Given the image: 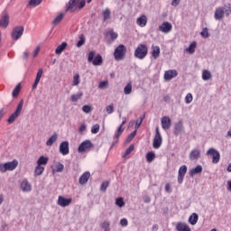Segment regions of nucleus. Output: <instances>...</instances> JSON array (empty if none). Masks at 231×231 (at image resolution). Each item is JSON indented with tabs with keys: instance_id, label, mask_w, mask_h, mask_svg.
I'll use <instances>...</instances> for the list:
<instances>
[{
	"instance_id": "nucleus-3",
	"label": "nucleus",
	"mask_w": 231,
	"mask_h": 231,
	"mask_svg": "<svg viewBox=\"0 0 231 231\" xmlns=\"http://www.w3.org/2000/svg\"><path fill=\"white\" fill-rule=\"evenodd\" d=\"M127 53V47L124 44H119L114 51V57L116 60H124L125 54Z\"/></svg>"
},
{
	"instance_id": "nucleus-36",
	"label": "nucleus",
	"mask_w": 231,
	"mask_h": 231,
	"mask_svg": "<svg viewBox=\"0 0 231 231\" xmlns=\"http://www.w3.org/2000/svg\"><path fill=\"white\" fill-rule=\"evenodd\" d=\"M212 73L209 70L204 69L202 72V80H210Z\"/></svg>"
},
{
	"instance_id": "nucleus-25",
	"label": "nucleus",
	"mask_w": 231,
	"mask_h": 231,
	"mask_svg": "<svg viewBox=\"0 0 231 231\" xmlns=\"http://www.w3.org/2000/svg\"><path fill=\"white\" fill-rule=\"evenodd\" d=\"M79 5V0H69V5H67V10H70L71 12H75Z\"/></svg>"
},
{
	"instance_id": "nucleus-10",
	"label": "nucleus",
	"mask_w": 231,
	"mask_h": 231,
	"mask_svg": "<svg viewBox=\"0 0 231 231\" xmlns=\"http://www.w3.org/2000/svg\"><path fill=\"white\" fill-rule=\"evenodd\" d=\"M161 125L164 131H169L171 125H172V120L168 116H164L161 119Z\"/></svg>"
},
{
	"instance_id": "nucleus-4",
	"label": "nucleus",
	"mask_w": 231,
	"mask_h": 231,
	"mask_svg": "<svg viewBox=\"0 0 231 231\" xmlns=\"http://www.w3.org/2000/svg\"><path fill=\"white\" fill-rule=\"evenodd\" d=\"M88 62H92L93 66H102V62H104V60L102 59V55L97 54L95 57L94 51H91L88 52Z\"/></svg>"
},
{
	"instance_id": "nucleus-39",
	"label": "nucleus",
	"mask_w": 231,
	"mask_h": 231,
	"mask_svg": "<svg viewBox=\"0 0 231 231\" xmlns=\"http://www.w3.org/2000/svg\"><path fill=\"white\" fill-rule=\"evenodd\" d=\"M42 172H44V167L37 164L34 170V176H42Z\"/></svg>"
},
{
	"instance_id": "nucleus-57",
	"label": "nucleus",
	"mask_w": 231,
	"mask_h": 231,
	"mask_svg": "<svg viewBox=\"0 0 231 231\" xmlns=\"http://www.w3.org/2000/svg\"><path fill=\"white\" fill-rule=\"evenodd\" d=\"M62 171H64V164L59 162L56 166V171L62 172Z\"/></svg>"
},
{
	"instance_id": "nucleus-45",
	"label": "nucleus",
	"mask_w": 231,
	"mask_h": 231,
	"mask_svg": "<svg viewBox=\"0 0 231 231\" xmlns=\"http://www.w3.org/2000/svg\"><path fill=\"white\" fill-rule=\"evenodd\" d=\"M79 84H80V75L79 74H76L73 77L72 86H79Z\"/></svg>"
},
{
	"instance_id": "nucleus-55",
	"label": "nucleus",
	"mask_w": 231,
	"mask_h": 231,
	"mask_svg": "<svg viewBox=\"0 0 231 231\" xmlns=\"http://www.w3.org/2000/svg\"><path fill=\"white\" fill-rule=\"evenodd\" d=\"M88 129V125H86V124H82L79 128V133L80 134H83L85 133V131Z\"/></svg>"
},
{
	"instance_id": "nucleus-33",
	"label": "nucleus",
	"mask_w": 231,
	"mask_h": 231,
	"mask_svg": "<svg viewBox=\"0 0 231 231\" xmlns=\"http://www.w3.org/2000/svg\"><path fill=\"white\" fill-rule=\"evenodd\" d=\"M21 83H19L13 90L12 97L13 98H17L19 97V93H21Z\"/></svg>"
},
{
	"instance_id": "nucleus-27",
	"label": "nucleus",
	"mask_w": 231,
	"mask_h": 231,
	"mask_svg": "<svg viewBox=\"0 0 231 231\" xmlns=\"http://www.w3.org/2000/svg\"><path fill=\"white\" fill-rule=\"evenodd\" d=\"M48 162H50V158L44 157V155H42L37 160V165L43 167L44 165H48Z\"/></svg>"
},
{
	"instance_id": "nucleus-56",
	"label": "nucleus",
	"mask_w": 231,
	"mask_h": 231,
	"mask_svg": "<svg viewBox=\"0 0 231 231\" xmlns=\"http://www.w3.org/2000/svg\"><path fill=\"white\" fill-rule=\"evenodd\" d=\"M136 136V130L132 132L126 138V142H131Z\"/></svg>"
},
{
	"instance_id": "nucleus-17",
	"label": "nucleus",
	"mask_w": 231,
	"mask_h": 231,
	"mask_svg": "<svg viewBox=\"0 0 231 231\" xmlns=\"http://www.w3.org/2000/svg\"><path fill=\"white\" fill-rule=\"evenodd\" d=\"M8 24H10V15L7 13H5L0 19V27L1 28H8Z\"/></svg>"
},
{
	"instance_id": "nucleus-6",
	"label": "nucleus",
	"mask_w": 231,
	"mask_h": 231,
	"mask_svg": "<svg viewBox=\"0 0 231 231\" xmlns=\"http://www.w3.org/2000/svg\"><path fill=\"white\" fill-rule=\"evenodd\" d=\"M207 156H211L212 158V163H219V160H221V153L217 152V150L214 148H209L207 151Z\"/></svg>"
},
{
	"instance_id": "nucleus-30",
	"label": "nucleus",
	"mask_w": 231,
	"mask_h": 231,
	"mask_svg": "<svg viewBox=\"0 0 231 231\" xmlns=\"http://www.w3.org/2000/svg\"><path fill=\"white\" fill-rule=\"evenodd\" d=\"M152 56L153 59H158V57H160V46H152Z\"/></svg>"
},
{
	"instance_id": "nucleus-40",
	"label": "nucleus",
	"mask_w": 231,
	"mask_h": 231,
	"mask_svg": "<svg viewBox=\"0 0 231 231\" xmlns=\"http://www.w3.org/2000/svg\"><path fill=\"white\" fill-rule=\"evenodd\" d=\"M154 158H156V153H154L153 152H149L146 154V161L148 162V163H152V162H154Z\"/></svg>"
},
{
	"instance_id": "nucleus-52",
	"label": "nucleus",
	"mask_w": 231,
	"mask_h": 231,
	"mask_svg": "<svg viewBox=\"0 0 231 231\" xmlns=\"http://www.w3.org/2000/svg\"><path fill=\"white\" fill-rule=\"evenodd\" d=\"M86 6V0H78V8L79 10H82Z\"/></svg>"
},
{
	"instance_id": "nucleus-47",
	"label": "nucleus",
	"mask_w": 231,
	"mask_h": 231,
	"mask_svg": "<svg viewBox=\"0 0 231 231\" xmlns=\"http://www.w3.org/2000/svg\"><path fill=\"white\" fill-rule=\"evenodd\" d=\"M41 3H42V0H30L29 5L35 7V6H39V5H41Z\"/></svg>"
},
{
	"instance_id": "nucleus-64",
	"label": "nucleus",
	"mask_w": 231,
	"mask_h": 231,
	"mask_svg": "<svg viewBox=\"0 0 231 231\" xmlns=\"http://www.w3.org/2000/svg\"><path fill=\"white\" fill-rule=\"evenodd\" d=\"M103 228L105 231H111V228L109 227V223L103 225Z\"/></svg>"
},
{
	"instance_id": "nucleus-21",
	"label": "nucleus",
	"mask_w": 231,
	"mask_h": 231,
	"mask_svg": "<svg viewBox=\"0 0 231 231\" xmlns=\"http://www.w3.org/2000/svg\"><path fill=\"white\" fill-rule=\"evenodd\" d=\"M183 133V123L179 121L174 125V134L175 136H180Z\"/></svg>"
},
{
	"instance_id": "nucleus-5",
	"label": "nucleus",
	"mask_w": 231,
	"mask_h": 231,
	"mask_svg": "<svg viewBox=\"0 0 231 231\" xmlns=\"http://www.w3.org/2000/svg\"><path fill=\"white\" fill-rule=\"evenodd\" d=\"M163 142V138L162 137V134L160 133V127L155 128V136L153 138V149H160L162 147V143Z\"/></svg>"
},
{
	"instance_id": "nucleus-58",
	"label": "nucleus",
	"mask_w": 231,
	"mask_h": 231,
	"mask_svg": "<svg viewBox=\"0 0 231 231\" xmlns=\"http://www.w3.org/2000/svg\"><path fill=\"white\" fill-rule=\"evenodd\" d=\"M120 225L121 226H127V225H129V221H127V218H122L120 220Z\"/></svg>"
},
{
	"instance_id": "nucleus-51",
	"label": "nucleus",
	"mask_w": 231,
	"mask_h": 231,
	"mask_svg": "<svg viewBox=\"0 0 231 231\" xmlns=\"http://www.w3.org/2000/svg\"><path fill=\"white\" fill-rule=\"evenodd\" d=\"M192 100H193L192 94L188 93L185 97V103L190 104V102H192Z\"/></svg>"
},
{
	"instance_id": "nucleus-23",
	"label": "nucleus",
	"mask_w": 231,
	"mask_h": 231,
	"mask_svg": "<svg viewBox=\"0 0 231 231\" xmlns=\"http://www.w3.org/2000/svg\"><path fill=\"white\" fill-rule=\"evenodd\" d=\"M91 177V173L89 171H85L79 180V185H86L88 183L89 178Z\"/></svg>"
},
{
	"instance_id": "nucleus-2",
	"label": "nucleus",
	"mask_w": 231,
	"mask_h": 231,
	"mask_svg": "<svg viewBox=\"0 0 231 231\" xmlns=\"http://www.w3.org/2000/svg\"><path fill=\"white\" fill-rule=\"evenodd\" d=\"M24 106V99H21L18 103L16 109L14 112L9 116L7 119V123L12 125L15 120H17L18 116H21V113H23V106Z\"/></svg>"
},
{
	"instance_id": "nucleus-42",
	"label": "nucleus",
	"mask_w": 231,
	"mask_h": 231,
	"mask_svg": "<svg viewBox=\"0 0 231 231\" xmlns=\"http://www.w3.org/2000/svg\"><path fill=\"white\" fill-rule=\"evenodd\" d=\"M84 44H86V37H84V34H81L79 36V42H77V47L80 48V47L84 46Z\"/></svg>"
},
{
	"instance_id": "nucleus-11",
	"label": "nucleus",
	"mask_w": 231,
	"mask_h": 231,
	"mask_svg": "<svg viewBox=\"0 0 231 231\" xmlns=\"http://www.w3.org/2000/svg\"><path fill=\"white\" fill-rule=\"evenodd\" d=\"M159 32H162V33H171V32H172V23L169 22H163L159 26Z\"/></svg>"
},
{
	"instance_id": "nucleus-13",
	"label": "nucleus",
	"mask_w": 231,
	"mask_h": 231,
	"mask_svg": "<svg viewBox=\"0 0 231 231\" xmlns=\"http://www.w3.org/2000/svg\"><path fill=\"white\" fill-rule=\"evenodd\" d=\"M187 174V165H182L179 169V174H178V184L181 185L183 183V180L185 179V175Z\"/></svg>"
},
{
	"instance_id": "nucleus-63",
	"label": "nucleus",
	"mask_w": 231,
	"mask_h": 231,
	"mask_svg": "<svg viewBox=\"0 0 231 231\" xmlns=\"http://www.w3.org/2000/svg\"><path fill=\"white\" fill-rule=\"evenodd\" d=\"M39 51H41V47H36L35 50L33 51V59L39 55Z\"/></svg>"
},
{
	"instance_id": "nucleus-38",
	"label": "nucleus",
	"mask_w": 231,
	"mask_h": 231,
	"mask_svg": "<svg viewBox=\"0 0 231 231\" xmlns=\"http://www.w3.org/2000/svg\"><path fill=\"white\" fill-rule=\"evenodd\" d=\"M124 93L125 95H131V93H133V85L131 84V82H128L124 88Z\"/></svg>"
},
{
	"instance_id": "nucleus-12",
	"label": "nucleus",
	"mask_w": 231,
	"mask_h": 231,
	"mask_svg": "<svg viewBox=\"0 0 231 231\" xmlns=\"http://www.w3.org/2000/svg\"><path fill=\"white\" fill-rule=\"evenodd\" d=\"M178 77V70L176 69H169L164 72V80L166 82H170L172 79H176Z\"/></svg>"
},
{
	"instance_id": "nucleus-60",
	"label": "nucleus",
	"mask_w": 231,
	"mask_h": 231,
	"mask_svg": "<svg viewBox=\"0 0 231 231\" xmlns=\"http://www.w3.org/2000/svg\"><path fill=\"white\" fill-rule=\"evenodd\" d=\"M42 73H43L42 69H40L38 70L37 74H36V78L35 79H38V80H41V79L42 78Z\"/></svg>"
},
{
	"instance_id": "nucleus-20",
	"label": "nucleus",
	"mask_w": 231,
	"mask_h": 231,
	"mask_svg": "<svg viewBox=\"0 0 231 231\" xmlns=\"http://www.w3.org/2000/svg\"><path fill=\"white\" fill-rule=\"evenodd\" d=\"M21 189L23 192H32V184H30L27 179L22 180Z\"/></svg>"
},
{
	"instance_id": "nucleus-31",
	"label": "nucleus",
	"mask_w": 231,
	"mask_h": 231,
	"mask_svg": "<svg viewBox=\"0 0 231 231\" xmlns=\"http://www.w3.org/2000/svg\"><path fill=\"white\" fill-rule=\"evenodd\" d=\"M197 46H198V43L196 42H193L189 44V48L186 49V51H188V53H190V55H192L195 53Z\"/></svg>"
},
{
	"instance_id": "nucleus-53",
	"label": "nucleus",
	"mask_w": 231,
	"mask_h": 231,
	"mask_svg": "<svg viewBox=\"0 0 231 231\" xmlns=\"http://www.w3.org/2000/svg\"><path fill=\"white\" fill-rule=\"evenodd\" d=\"M107 187H109V182L105 181L101 184L100 190H102L103 192H106V190H107Z\"/></svg>"
},
{
	"instance_id": "nucleus-48",
	"label": "nucleus",
	"mask_w": 231,
	"mask_h": 231,
	"mask_svg": "<svg viewBox=\"0 0 231 231\" xmlns=\"http://www.w3.org/2000/svg\"><path fill=\"white\" fill-rule=\"evenodd\" d=\"M98 131H100V125L98 124L94 125L91 128L92 134H97Z\"/></svg>"
},
{
	"instance_id": "nucleus-49",
	"label": "nucleus",
	"mask_w": 231,
	"mask_h": 231,
	"mask_svg": "<svg viewBox=\"0 0 231 231\" xmlns=\"http://www.w3.org/2000/svg\"><path fill=\"white\" fill-rule=\"evenodd\" d=\"M134 151V145L131 144V145L125 150V155H124L123 157L129 156V154H131Z\"/></svg>"
},
{
	"instance_id": "nucleus-16",
	"label": "nucleus",
	"mask_w": 231,
	"mask_h": 231,
	"mask_svg": "<svg viewBox=\"0 0 231 231\" xmlns=\"http://www.w3.org/2000/svg\"><path fill=\"white\" fill-rule=\"evenodd\" d=\"M72 201H73L72 199H66L62 196H59L57 203L60 207L66 208V207H69Z\"/></svg>"
},
{
	"instance_id": "nucleus-7",
	"label": "nucleus",
	"mask_w": 231,
	"mask_h": 231,
	"mask_svg": "<svg viewBox=\"0 0 231 231\" xmlns=\"http://www.w3.org/2000/svg\"><path fill=\"white\" fill-rule=\"evenodd\" d=\"M23 33H24V27L17 26L13 29L11 37H12L13 41H19V39H21V37H23Z\"/></svg>"
},
{
	"instance_id": "nucleus-24",
	"label": "nucleus",
	"mask_w": 231,
	"mask_h": 231,
	"mask_svg": "<svg viewBox=\"0 0 231 231\" xmlns=\"http://www.w3.org/2000/svg\"><path fill=\"white\" fill-rule=\"evenodd\" d=\"M176 230L177 231H192V229H190L189 225H187L186 223H182V222H179L177 224Z\"/></svg>"
},
{
	"instance_id": "nucleus-46",
	"label": "nucleus",
	"mask_w": 231,
	"mask_h": 231,
	"mask_svg": "<svg viewBox=\"0 0 231 231\" xmlns=\"http://www.w3.org/2000/svg\"><path fill=\"white\" fill-rule=\"evenodd\" d=\"M62 19H64V14L61 13L54 18L53 24H59V23H60V21H62Z\"/></svg>"
},
{
	"instance_id": "nucleus-44",
	"label": "nucleus",
	"mask_w": 231,
	"mask_h": 231,
	"mask_svg": "<svg viewBox=\"0 0 231 231\" xmlns=\"http://www.w3.org/2000/svg\"><path fill=\"white\" fill-rule=\"evenodd\" d=\"M83 113L89 114L91 111H93V106L91 105H85L82 106Z\"/></svg>"
},
{
	"instance_id": "nucleus-1",
	"label": "nucleus",
	"mask_w": 231,
	"mask_h": 231,
	"mask_svg": "<svg viewBox=\"0 0 231 231\" xmlns=\"http://www.w3.org/2000/svg\"><path fill=\"white\" fill-rule=\"evenodd\" d=\"M147 53H149V48L145 44H139L134 51L135 59H139V60H143L145 57H147Z\"/></svg>"
},
{
	"instance_id": "nucleus-41",
	"label": "nucleus",
	"mask_w": 231,
	"mask_h": 231,
	"mask_svg": "<svg viewBox=\"0 0 231 231\" xmlns=\"http://www.w3.org/2000/svg\"><path fill=\"white\" fill-rule=\"evenodd\" d=\"M106 35L110 36L111 41H116L118 39V33L113 30L108 31Z\"/></svg>"
},
{
	"instance_id": "nucleus-14",
	"label": "nucleus",
	"mask_w": 231,
	"mask_h": 231,
	"mask_svg": "<svg viewBox=\"0 0 231 231\" xmlns=\"http://www.w3.org/2000/svg\"><path fill=\"white\" fill-rule=\"evenodd\" d=\"M60 152L63 156L69 154V142L64 141L60 144Z\"/></svg>"
},
{
	"instance_id": "nucleus-35",
	"label": "nucleus",
	"mask_w": 231,
	"mask_h": 231,
	"mask_svg": "<svg viewBox=\"0 0 231 231\" xmlns=\"http://www.w3.org/2000/svg\"><path fill=\"white\" fill-rule=\"evenodd\" d=\"M198 219H199L198 214L193 213L191 216H189V222L190 223V225H196V223H198Z\"/></svg>"
},
{
	"instance_id": "nucleus-26",
	"label": "nucleus",
	"mask_w": 231,
	"mask_h": 231,
	"mask_svg": "<svg viewBox=\"0 0 231 231\" xmlns=\"http://www.w3.org/2000/svg\"><path fill=\"white\" fill-rule=\"evenodd\" d=\"M59 139V134L57 133H54L50 138L49 140H47L46 142V146L47 147H51V145H53V143L55 142H57V140Z\"/></svg>"
},
{
	"instance_id": "nucleus-29",
	"label": "nucleus",
	"mask_w": 231,
	"mask_h": 231,
	"mask_svg": "<svg viewBox=\"0 0 231 231\" xmlns=\"http://www.w3.org/2000/svg\"><path fill=\"white\" fill-rule=\"evenodd\" d=\"M66 48H68V43L66 42H63L60 45H59L56 48V50H55L56 55H60L62 53V51H64V50H66Z\"/></svg>"
},
{
	"instance_id": "nucleus-8",
	"label": "nucleus",
	"mask_w": 231,
	"mask_h": 231,
	"mask_svg": "<svg viewBox=\"0 0 231 231\" xmlns=\"http://www.w3.org/2000/svg\"><path fill=\"white\" fill-rule=\"evenodd\" d=\"M126 122H127V118L123 117V121L119 125V127L117 128V130L116 131L114 135V140H116L115 143H118V139L120 138V136H122V134L124 133V125H125ZM115 143H113V145H115Z\"/></svg>"
},
{
	"instance_id": "nucleus-61",
	"label": "nucleus",
	"mask_w": 231,
	"mask_h": 231,
	"mask_svg": "<svg viewBox=\"0 0 231 231\" xmlns=\"http://www.w3.org/2000/svg\"><path fill=\"white\" fill-rule=\"evenodd\" d=\"M165 192H167L168 194H171L172 192V188H171V184L170 183H166V185H165Z\"/></svg>"
},
{
	"instance_id": "nucleus-22",
	"label": "nucleus",
	"mask_w": 231,
	"mask_h": 231,
	"mask_svg": "<svg viewBox=\"0 0 231 231\" xmlns=\"http://www.w3.org/2000/svg\"><path fill=\"white\" fill-rule=\"evenodd\" d=\"M137 26H140V28H145L147 26V16L145 14L141 15L136 20Z\"/></svg>"
},
{
	"instance_id": "nucleus-32",
	"label": "nucleus",
	"mask_w": 231,
	"mask_h": 231,
	"mask_svg": "<svg viewBox=\"0 0 231 231\" xmlns=\"http://www.w3.org/2000/svg\"><path fill=\"white\" fill-rule=\"evenodd\" d=\"M82 97H84V93L78 92L77 94H74L70 97V100H71V102H79V100H80V98H82Z\"/></svg>"
},
{
	"instance_id": "nucleus-37",
	"label": "nucleus",
	"mask_w": 231,
	"mask_h": 231,
	"mask_svg": "<svg viewBox=\"0 0 231 231\" xmlns=\"http://www.w3.org/2000/svg\"><path fill=\"white\" fill-rule=\"evenodd\" d=\"M224 9V14H226V17H229L231 14V4H226L222 6Z\"/></svg>"
},
{
	"instance_id": "nucleus-43",
	"label": "nucleus",
	"mask_w": 231,
	"mask_h": 231,
	"mask_svg": "<svg viewBox=\"0 0 231 231\" xmlns=\"http://www.w3.org/2000/svg\"><path fill=\"white\" fill-rule=\"evenodd\" d=\"M200 35L203 39H208V37H210V33H208V28L204 27L200 32Z\"/></svg>"
},
{
	"instance_id": "nucleus-50",
	"label": "nucleus",
	"mask_w": 231,
	"mask_h": 231,
	"mask_svg": "<svg viewBox=\"0 0 231 231\" xmlns=\"http://www.w3.org/2000/svg\"><path fill=\"white\" fill-rule=\"evenodd\" d=\"M116 205H117V207H124V205H125V202H124V199L123 198H118L116 200Z\"/></svg>"
},
{
	"instance_id": "nucleus-15",
	"label": "nucleus",
	"mask_w": 231,
	"mask_h": 231,
	"mask_svg": "<svg viewBox=\"0 0 231 231\" xmlns=\"http://www.w3.org/2000/svg\"><path fill=\"white\" fill-rule=\"evenodd\" d=\"M189 158L190 162H198V160L201 158V150L199 149L191 150V152H189Z\"/></svg>"
},
{
	"instance_id": "nucleus-59",
	"label": "nucleus",
	"mask_w": 231,
	"mask_h": 231,
	"mask_svg": "<svg viewBox=\"0 0 231 231\" xmlns=\"http://www.w3.org/2000/svg\"><path fill=\"white\" fill-rule=\"evenodd\" d=\"M107 81H101L98 85L99 89H104V88H107Z\"/></svg>"
},
{
	"instance_id": "nucleus-62",
	"label": "nucleus",
	"mask_w": 231,
	"mask_h": 231,
	"mask_svg": "<svg viewBox=\"0 0 231 231\" xmlns=\"http://www.w3.org/2000/svg\"><path fill=\"white\" fill-rule=\"evenodd\" d=\"M39 82H41V79H35L34 83L32 84V91L37 89V86H39Z\"/></svg>"
},
{
	"instance_id": "nucleus-18",
	"label": "nucleus",
	"mask_w": 231,
	"mask_h": 231,
	"mask_svg": "<svg viewBox=\"0 0 231 231\" xmlns=\"http://www.w3.org/2000/svg\"><path fill=\"white\" fill-rule=\"evenodd\" d=\"M5 166V172L7 171H15L17 169V165H19V162L17 160H14L12 162H7L4 163Z\"/></svg>"
},
{
	"instance_id": "nucleus-19",
	"label": "nucleus",
	"mask_w": 231,
	"mask_h": 231,
	"mask_svg": "<svg viewBox=\"0 0 231 231\" xmlns=\"http://www.w3.org/2000/svg\"><path fill=\"white\" fill-rule=\"evenodd\" d=\"M225 15H226V14L223 9V6H219V7L216 8L215 15H214L216 21H221V19H223V17H225Z\"/></svg>"
},
{
	"instance_id": "nucleus-54",
	"label": "nucleus",
	"mask_w": 231,
	"mask_h": 231,
	"mask_svg": "<svg viewBox=\"0 0 231 231\" xmlns=\"http://www.w3.org/2000/svg\"><path fill=\"white\" fill-rule=\"evenodd\" d=\"M106 111L108 115H111L115 113V107L113 106V105H109L106 107Z\"/></svg>"
},
{
	"instance_id": "nucleus-34",
	"label": "nucleus",
	"mask_w": 231,
	"mask_h": 231,
	"mask_svg": "<svg viewBox=\"0 0 231 231\" xmlns=\"http://www.w3.org/2000/svg\"><path fill=\"white\" fill-rule=\"evenodd\" d=\"M102 15L104 22L108 21V19H111V10L109 8H106L103 11Z\"/></svg>"
},
{
	"instance_id": "nucleus-28",
	"label": "nucleus",
	"mask_w": 231,
	"mask_h": 231,
	"mask_svg": "<svg viewBox=\"0 0 231 231\" xmlns=\"http://www.w3.org/2000/svg\"><path fill=\"white\" fill-rule=\"evenodd\" d=\"M201 172H203V167L197 165L194 169L189 171V176H196V174H201Z\"/></svg>"
},
{
	"instance_id": "nucleus-9",
	"label": "nucleus",
	"mask_w": 231,
	"mask_h": 231,
	"mask_svg": "<svg viewBox=\"0 0 231 231\" xmlns=\"http://www.w3.org/2000/svg\"><path fill=\"white\" fill-rule=\"evenodd\" d=\"M91 147H93V143H91L90 140L83 141L78 148V152H86L87 151H89Z\"/></svg>"
}]
</instances>
